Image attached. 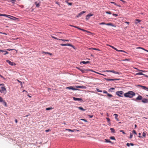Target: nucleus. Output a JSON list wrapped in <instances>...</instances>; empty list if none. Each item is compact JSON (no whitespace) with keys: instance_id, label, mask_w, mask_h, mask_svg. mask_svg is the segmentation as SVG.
<instances>
[{"instance_id":"1","label":"nucleus","mask_w":148,"mask_h":148,"mask_svg":"<svg viewBox=\"0 0 148 148\" xmlns=\"http://www.w3.org/2000/svg\"><path fill=\"white\" fill-rule=\"evenodd\" d=\"M135 95V93L133 91H130L124 94V95L125 97L132 98Z\"/></svg>"},{"instance_id":"2","label":"nucleus","mask_w":148,"mask_h":148,"mask_svg":"<svg viewBox=\"0 0 148 148\" xmlns=\"http://www.w3.org/2000/svg\"><path fill=\"white\" fill-rule=\"evenodd\" d=\"M142 100V102L144 103H148V99L145 98L143 99L142 96L141 95H139L138 96L136 97L135 100V101H137Z\"/></svg>"},{"instance_id":"3","label":"nucleus","mask_w":148,"mask_h":148,"mask_svg":"<svg viewBox=\"0 0 148 148\" xmlns=\"http://www.w3.org/2000/svg\"><path fill=\"white\" fill-rule=\"evenodd\" d=\"M0 92L5 94L7 92L5 86H2L0 89Z\"/></svg>"},{"instance_id":"4","label":"nucleus","mask_w":148,"mask_h":148,"mask_svg":"<svg viewBox=\"0 0 148 148\" xmlns=\"http://www.w3.org/2000/svg\"><path fill=\"white\" fill-rule=\"evenodd\" d=\"M116 94L120 97H123V92L122 91H118L116 92Z\"/></svg>"},{"instance_id":"5","label":"nucleus","mask_w":148,"mask_h":148,"mask_svg":"<svg viewBox=\"0 0 148 148\" xmlns=\"http://www.w3.org/2000/svg\"><path fill=\"white\" fill-rule=\"evenodd\" d=\"M99 24L100 25H107L111 26L112 27H116L114 25H113L112 23H106L104 22H102V23H100Z\"/></svg>"},{"instance_id":"6","label":"nucleus","mask_w":148,"mask_h":148,"mask_svg":"<svg viewBox=\"0 0 148 148\" xmlns=\"http://www.w3.org/2000/svg\"><path fill=\"white\" fill-rule=\"evenodd\" d=\"M77 68L82 73H87L89 70H86L85 69H80V68L77 67Z\"/></svg>"},{"instance_id":"7","label":"nucleus","mask_w":148,"mask_h":148,"mask_svg":"<svg viewBox=\"0 0 148 148\" xmlns=\"http://www.w3.org/2000/svg\"><path fill=\"white\" fill-rule=\"evenodd\" d=\"M93 15V14H92L91 13H89L86 16V19L87 20L89 19L90 18V17L92 16Z\"/></svg>"},{"instance_id":"8","label":"nucleus","mask_w":148,"mask_h":148,"mask_svg":"<svg viewBox=\"0 0 148 148\" xmlns=\"http://www.w3.org/2000/svg\"><path fill=\"white\" fill-rule=\"evenodd\" d=\"M73 99L74 101H80L81 102L83 101L82 99L80 98H76L75 97H73Z\"/></svg>"},{"instance_id":"9","label":"nucleus","mask_w":148,"mask_h":148,"mask_svg":"<svg viewBox=\"0 0 148 148\" xmlns=\"http://www.w3.org/2000/svg\"><path fill=\"white\" fill-rule=\"evenodd\" d=\"M107 81H114L115 80H118L120 79H105Z\"/></svg>"},{"instance_id":"10","label":"nucleus","mask_w":148,"mask_h":148,"mask_svg":"<svg viewBox=\"0 0 148 148\" xmlns=\"http://www.w3.org/2000/svg\"><path fill=\"white\" fill-rule=\"evenodd\" d=\"M66 89H67L69 90H76L77 89L73 87V86H70L69 87H67L66 88Z\"/></svg>"},{"instance_id":"11","label":"nucleus","mask_w":148,"mask_h":148,"mask_svg":"<svg viewBox=\"0 0 148 148\" xmlns=\"http://www.w3.org/2000/svg\"><path fill=\"white\" fill-rule=\"evenodd\" d=\"M86 12V11H83L81 12L80 13H79L77 16L76 17H78L81 16L83 14L85 13Z\"/></svg>"},{"instance_id":"12","label":"nucleus","mask_w":148,"mask_h":148,"mask_svg":"<svg viewBox=\"0 0 148 148\" xmlns=\"http://www.w3.org/2000/svg\"><path fill=\"white\" fill-rule=\"evenodd\" d=\"M6 61L11 66L13 65L14 64V62H11L9 60H7Z\"/></svg>"},{"instance_id":"13","label":"nucleus","mask_w":148,"mask_h":148,"mask_svg":"<svg viewBox=\"0 0 148 148\" xmlns=\"http://www.w3.org/2000/svg\"><path fill=\"white\" fill-rule=\"evenodd\" d=\"M139 86L141 87L143 89L148 91V88L146 87L145 86L141 85H139Z\"/></svg>"},{"instance_id":"14","label":"nucleus","mask_w":148,"mask_h":148,"mask_svg":"<svg viewBox=\"0 0 148 148\" xmlns=\"http://www.w3.org/2000/svg\"><path fill=\"white\" fill-rule=\"evenodd\" d=\"M0 16H5L8 17V18H10V17H9L10 16L12 17V16L10 15H6V14H0Z\"/></svg>"},{"instance_id":"15","label":"nucleus","mask_w":148,"mask_h":148,"mask_svg":"<svg viewBox=\"0 0 148 148\" xmlns=\"http://www.w3.org/2000/svg\"><path fill=\"white\" fill-rule=\"evenodd\" d=\"M111 72L114 73L116 74H118V75H120V74H121V73L116 72V71H114V70H111Z\"/></svg>"},{"instance_id":"16","label":"nucleus","mask_w":148,"mask_h":148,"mask_svg":"<svg viewBox=\"0 0 148 148\" xmlns=\"http://www.w3.org/2000/svg\"><path fill=\"white\" fill-rule=\"evenodd\" d=\"M141 21L138 19H136L135 20V23L136 24H137L138 23Z\"/></svg>"},{"instance_id":"17","label":"nucleus","mask_w":148,"mask_h":148,"mask_svg":"<svg viewBox=\"0 0 148 148\" xmlns=\"http://www.w3.org/2000/svg\"><path fill=\"white\" fill-rule=\"evenodd\" d=\"M35 4L36 5V7L38 8L40 6V2L38 3L37 2H36L35 3Z\"/></svg>"},{"instance_id":"18","label":"nucleus","mask_w":148,"mask_h":148,"mask_svg":"<svg viewBox=\"0 0 148 148\" xmlns=\"http://www.w3.org/2000/svg\"><path fill=\"white\" fill-rule=\"evenodd\" d=\"M90 63V62L89 61H86V62H85V61H82V62H81V63H82L83 64H87L88 63Z\"/></svg>"},{"instance_id":"19","label":"nucleus","mask_w":148,"mask_h":148,"mask_svg":"<svg viewBox=\"0 0 148 148\" xmlns=\"http://www.w3.org/2000/svg\"><path fill=\"white\" fill-rule=\"evenodd\" d=\"M114 115L115 116V118L117 120V121H119V119L118 118V115L117 114H114Z\"/></svg>"},{"instance_id":"20","label":"nucleus","mask_w":148,"mask_h":148,"mask_svg":"<svg viewBox=\"0 0 148 148\" xmlns=\"http://www.w3.org/2000/svg\"><path fill=\"white\" fill-rule=\"evenodd\" d=\"M78 108L79 109L83 111H84L86 110L85 109H84L82 107H78Z\"/></svg>"},{"instance_id":"21","label":"nucleus","mask_w":148,"mask_h":148,"mask_svg":"<svg viewBox=\"0 0 148 148\" xmlns=\"http://www.w3.org/2000/svg\"><path fill=\"white\" fill-rule=\"evenodd\" d=\"M89 71H92V72H95V73H96L97 74H99L100 75H101V73H99L97 72L94 71H93V70H89Z\"/></svg>"},{"instance_id":"22","label":"nucleus","mask_w":148,"mask_h":148,"mask_svg":"<svg viewBox=\"0 0 148 148\" xmlns=\"http://www.w3.org/2000/svg\"><path fill=\"white\" fill-rule=\"evenodd\" d=\"M42 53H45L46 54H48L49 55H51V56L52 54L50 53H49V52H45V51H43L42 52Z\"/></svg>"},{"instance_id":"23","label":"nucleus","mask_w":148,"mask_h":148,"mask_svg":"<svg viewBox=\"0 0 148 148\" xmlns=\"http://www.w3.org/2000/svg\"><path fill=\"white\" fill-rule=\"evenodd\" d=\"M69 44H60V45L62 46H69Z\"/></svg>"},{"instance_id":"24","label":"nucleus","mask_w":148,"mask_h":148,"mask_svg":"<svg viewBox=\"0 0 148 148\" xmlns=\"http://www.w3.org/2000/svg\"><path fill=\"white\" fill-rule=\"evenodd\" d=\"M76 87L77 88H84V86H76Z\"/></svg>"},{"instance_id":"25","label":"nucleus","mask_w":148,"mask_h":148,"mask_svg":"<svg viewBox=\"0 0 148 148\" xmlns=\"http://www.w3.org/2000/svg\"><path fill=\"white\" fill-rule=\"evenodd\" d=\"M9 1L12 3H15V2L16 1V0H8Z\"/></svg>"},{"instance_id":"26","label":"nucleus","mask_w":148,"mask_h":148,"mask_svg":"<svg viewBox=\"0 0 148 148\" xmlns=\"http://www.w3.org/2000/svg\"><path fill=\"white\" fill-rule=\"evenodd\" d=\"M106 142V143H111V142L108 139H106L105 140Z\"/></svg>"},{"instance_id":"27","label":"nucleus","mask_w":148,"mask_h":148,"mask_svg":"<svg viewBox=\"0 0 148 148\" xmlns=\"http://www.w3.org/2000/svg\"><path fill=\"white\" fill-rule=\"evenodd\" d=\"M110 130L112 132L114 133L115 132V130L113 128H111L110 129Z\"/></svg>"},{"instance_id":"28","label":"nucleus","mask_w":148,"mask_h":148,"mask_svg":"<svg viewBox=\"0 0 148 148\" xmlns=\"http://www.w3.org/2000/svg\"><path fill=\"white\" fill-rule=\"evenodd\" d=\"M66 130H67V131H69V132H74V130H71V129H66Z\"/></svg>"},{"instance_id":"29","label":"nucleus","mask_w":148,"mask_h":148,"mask_svg":"<svg viewBox=\"0 0 148 148\" xmlns=\"http://www.w3.org/2000/svg\"><path fill=\"white\" fill-rule=\"evenodd\" d=\"M136 74V75H144V74H143V73H140V72L137 73Z\"/></svg>"},{"instance_id":"30","label":"nucleus","mask_w":148,"mask_h":148,"mask_svg":"<svg viewBox=\"0 0 148 148\" xmlns=\"http://www.w3.org/2000/svg\"><path fill=\"white\" fill-rule=\"evenodd\" d=\"M77 29H79V30H82V31H85V32L86 31V30H84V29H83L80 28L78 27H77Z\"/></svg>"},{"instance_id":"31","label":"nucleus","mask_w":148,"mask_h":148,"mask_svg":"<svg viewBox=\"0 0 148 148\" xmlns=\"http://www.w3.org/2000/svg\"><path fill=\"white\" fill-rule=\"evenodd\" d=\"M107 96L108 97H113V96L111 95V94H110L108 93L107 94Z\"/></svg>"},{"instance_id":"32","label":"nucleus","mask_w":148,"mask_h":148,"mask_svg":"<svg viewBox=\"0 0 148 148\" xmlns=\"http://www.w3.org/2000/svg\"><path fill=\"white\" fill-rule=\"evenodd\" d=\"M52 109V108H51H51H46V110H51V109Z\"/></svg>"},{"instance_id":"33","label":"nucleus","mask_w":148,"mask_h":148,"mask_svg":"<svg viewBox=\"0 0 148 148\" xmlns=\"http://www.w3.org/2000/svg\"><path fill=\"white\" fill-rule=\"evenodd\" d=\"M106 119L107 120V121L108 122V123H110V119L109 118H108V117H107L106 118Z\"/></svg>"},{"instance_id":"34","label":"nucleus","mask_w":148,"mask_h":148,"mask_svg":"<svg viewBox=\"0 0 148 148\" xmlns=\"http://www.w3.org/2000/svg\"><path fill=\"white\" fill-rule=\"evenodd\" d=\"M69 46H70V47H73V48L74 49H75V47H74V46L73 45H72L70 44H69Z\"/></svg>"},{"instance_id":"35","label":"nucleus","mask_w":148,"mask_h":148,"mask_svg":"<svg viewBox=\"0 0 148 148\" xmlns=\"http://www.w3.org/2000/svg\"><path fill=\"white\" fill-rule=\"evenodd\" d=\"M3 102V103L4 104V106H7V105L6 103L4 101Z\"/></svg>"},{"instance_id":"36","label":"nucleus","mask_w":148,"mask_h":148,"mask_svg":"<svg viewBox=\"0 0 148 148\" xmlns=\"http://www.w3.org/2000/svg\"><path fill=\"white\" fill-rule=\"evenodd\" d=\"M4 101L2 98L0 97V102H3Z\"/></svg>"},{"instance_id":"37","label":"nucleus","mask_w":148,"mask_h":148,"mask_svg":"<svg viewBox=\"0 0 148 148\" xmlns=\"http://www.w3.org/2000/svg\"><path fill=\"white\" fill-rule=\"evenodd\" d=\"M110 139H112V140H115V139L114 137V136H111L110 137Z\"/></svg>"},{"instance_id":"38","label":"nucleus","mask_w":148,"mask_h":148,"mask_svg":"<svg viewBox=\"0 0 148 148\" xmlns=\"http://www.w3.org/2000/svg\"><path fill=\"white\" fill-rule=\"evenodd\" d=\"M106 13L109 14H111V13L110 11H106Z\"/></svg>"},{"instance_id":"39","label":"nucleus","mask_w":148,"mask_h":148,"mask_svg":"<svg viewBox=\"0 0 148 148\" xmlns=\"http://www.w3.org/2000/svg\"><path fill=\"white\" fill-rule=\"evenodd\" d=\"M114 90V88H111L110 89L108 90L110 91H111V90Z\"/></svg>"},{"instance_id":"40","label":"nucleus","mask_w":148,"mask_h":148,"mask_svg":"<svg viewBox=\"0 0 148 148\" xmlns=\"http://www.w3.org/2000/svg\"><path fill=\"white\" fill-rule=\"evenodd\" d=\"M4 53L3 54L4 55H6L7 54H8V51H4Z\"/></svg>"},{"instance_id":"41","label":"nucleus","mask_w":148,"mask_h":148,"mask_svg":"<svg viewBox=\"0 0 148 148\" xmlns=\"http://www.w3.org/2000/svg\"><path fill=\"white\" fill-rule=\"evenodd\" d=\"M119 51V52H124V53H126V52L125 51H124V50H119V51Z\"/></svg>"},{"instance_id":"42","label":"nucleus","mask_w":148,"mask_h":148,"mask_svg":"<svg viewBox=\"0 0 148 148\" xmlns=\"http://www.w3.org/2000/svg\"><path fill=\"white\" fill-rule=\"evenodd\" d=\"M120 132H122L124 134H125V133L123 130H121L120 131Z\"/></svg>"},{"instance_id":"43","label":"nucleus","mask_w":148,"mask_h":148,"mask_svg":"<svg viewBox=\"0 0 148 148\" xmlns=\"http://www.w3.org/2000/svg\"><path fill=\"white\" fill-rule=\"evenodd\" d=\"M110 3H112L114 4V5H117V4L114 2L111 1V2H110Z\"/></svg>"},{"instance_id":"44","label":"nucleus","mask_w":148,"mask_h":148,"mask_svg":"<svg viewBox=\"0 0 148 148\" xmlns=\"http://www.w3.org/2000/svg\"><path fill=\"white\" fill-rule=\"evenodd\" d=\"M135 69H137V70H138V71H142V72H144V71H143V70H139V69H138L137 68H135Z\"/></svg>"},{"instance_id":"45","label":"nucleus","mask_w":148,"mask_h":148,"mask_svg":"<svg viewBox=\"0 0 148 148\" xmlns=\"http://www.w3.org/2000/svg\"><path fill=\"white\" fill-rule=\"evenodd\" d=\"M146 135V134L145 132H143V137H145Z\"/></svg>"},{"instance_id":"46","label":"nucleus","mask_w":148,"mask_h":148,"mask_svg":"<svg viewBox=\"0 0 148 148\" xmlns=\"http://www.w3.org/2000/svg\"><path fill=\"white\" fill-rule=\"evenodd\" d=\"M69 5H71L72 4V3H69L68 2V3H66Z\"/></svg>"},{"instance_id":"47","label":"nucleus","mask_w":148,"mask_h":148,"mask_svg":"<svg viewBox=\"0 0 148 148\" xmlns=\"http://www.w3.org/2000/svg\"><path fill=\"white\" fill-rule=\"evenodd\" d=\"M97 91L98 92H102V90H99V89H97Z\"/></svg>"},{"instance_id":"48","label":"nucleus","mask_w":148,"mask_h":148,"mask_svg":"<svg viewBox=\"0 0 148 148\" xmlns=\"http://www.w3.org/2000/svg\"><path fill=\"white\" fill-rule=\"evenodd\" d=\"M132 132H133V133H134V134H137L136 132V131H135V130H133V131H132Z\"/></svg>"},{"instance_id":"49","label":"nucleus","mask_w":148,"mask_h":148,"mask_svg":"<svg viewBox=\"0 0 148 148\" xmlns=\"http://www.w3.org/2000/svg\"><path fill=\"white\" fill-rule=\"evenodd\" d=\"M81 120H82V121H84L85 122H87V120H86V119H81Z\"/></svg>"},{"instance_id":"50","label":"nucleus","mask_w":148,"mask_h":148,"mask_svg":"<svg viewBox=\"0 0 148 148\" xmlns=\"http://www.w3.org/2000/svg\"><path fill=\"white\" fill-rule=\"evenodd\" d=\"M92 49H93L95 50H98V51H100L99 49H97L96 48H92Z\"/></svg>"},{"instance_id":"51","label":"nucleus","mask_w":148,"mask_h":148,"mask_svg":"<svg viewBox=\"0 0 148 148\" xmlns=\"http://www.w3.org/2000/svg\"><path fill=\"white\" fill-rule=\"evenodd\" d=\"M121 60L124 61H128L129 60V59H125V60Z\"/></svg>"},{"instance_id":"52","label":"nucleus","mask_w":148,"mask_h":148,"mask_svg":"<svg viewBox=\"0 0 148 148\" xmlns=\"http://www.w3.org/2000/svg\"><path fill=\"white\" fill-rule=\"evenodd\" d=\"M132 136H133L132 135V134H131V133L130 134V138H132Z\"/></svg>"},{"instance_id":"53","label":"nucleus","mask_w":148,"mask_h":148,"mask_svg":"<svg viewBox=\"0 0 148 148\" xmlns=\"http://www.w3.org/2000/svg\"><path fill=\"white\" fill-rule=\"evenodd\" d=\"M104 71L106 72H111V70H107Z\"/></svg>"},{"instance_id":"54","label":"nucleus","mask_w":148,"mask_h":148,"mask_svg":"<svg viewBox=\"0 0 148 148\" xmlns=\"http://www.w3.org/2000/svg\"><path fill=\"white\" fill-rule=\"evenodd\" d=\"M103 93H106V94H107L108 93L105 90H103Z\"/></svg>"},{"instance_id":"55","label":"nucleus","mask_w":148,"mask_h":148,"mask_svg":"<svg viewBox=\"0 0 148 148\" xmlns=\"http://www.w3.org/2000/svg\"><path fill=\"white\" fill-rule=\"evenodd\" d=\"M62 41H69V40H64V39H63V40H62Z\"/></svg>"},{"instance_id":"56","label":"nucleus","mask_w":148,"mask_h":148,"mask_svg":"<svg viewBox=\"0 0 148 148\" xmlns=\"http://www.w3.org/2000/svg\"><path fill=\"white\" fill-rule=\"evenodd\" d=\"M0 86H5L4 84H0Z\"/></svg>"},{"instance_id":"57","label":"nucleus","mask_w":148,"mask_h":148,"mask_svg":"<svg viewBox=\"0 0 148 148\" xmlns=\"http://www.w3.org/2000/svg\"><path fill=\"white\" fill-rule=\"evenodd\" d=\"M114 16H118V15L117 14H112Z\"/></svg>"},{"instance_id":"58","label":"nucleus","mask_w":148,"mask_h":148,"mask_svg":"<svg viewBox=\"0 0 148 148\" xmlns=\"http://www.w3.org/2000/svg\"><path fill=\"white\" fill-rule=\"evenodd\" d=\"M52 38H54V39H57V40L58 39V38H56V37H54L53 36H52Z\"/></svg>"},{"instance_id":"59","label":"nucleus","mask_w":148,"mask_h":148,"mask_svg":"<svg viewBox=\"0 0 148 148\" xmlns=\"http://www.w3.org/2000/svg\"><path fill=\"white\" fill-rule=\"evenodd\" d=\"M126 145L127 146H128V147H129L130 145V144L129 143H127L126 144Z\"/></svg>"},{"instance_id":"60","label":"nucleus","mask_w":148,"mask_h":148,"mask_svg":"<svg viewBox=\"0 0 148 148\" xmlns=\"http://www.w3.org/2000/svg\"><path fill=\"white\" fill-rule=\"evenodd\" d=\"M14 49H7V51H12V50H13Z\"/></svg>"},{"instance_id":"61","label":"nucleus","mask_w":148,"mask_h":148,"mask_svg":"<svg viewBox=\"0 0 148 148\" xmlns=\"http://www.w3.org/2000/svg\"><path fill=\"white\" fill-rule=\"evenodd\" d=\"M110 47H112V49H114V47L113 46H111V45H109Z\"/></svg>"},{"instance_id":"62","label":"nucleus","mask_w":148,"mask_h":148,"mask_svg":"<svg viewBox=\"0 0 148 148\" xmlns=\"http://www.w3.org/2000/svg\"><path fill=\"white\" fill-rule=\"evenodd\" d=\"M50 130H50L49 129V130H45V131H46V132H49V131H50Z\"/></svg>"},{"instance_id":"63","label":"nucleus","mask_w":148,"mask_h":148,"mask_svg":"<svg viewBox=\"0 0 148 148\" xmlns=\"http://www.w3.org/2000/svg\"><path fill=\"white\" fill-rule=\"evenodd\" d=\"M90 118H92L93 117V115H89L88 116Z\"/></svg>"},{"instance_id":"64","label":"nucleus","mask_w":148,"mask_h":148,"mask_svg":"<svg viewBox=\"0 0 148 148\" xmlns=\"http://www.w3.org/2000/svg\"><path fill=\"white\" fill-rule=\"evenodd\" d=\"M130 145L132 146H133L134 145V144L132 143H130Z\"/></svg>"}]
</instances>
